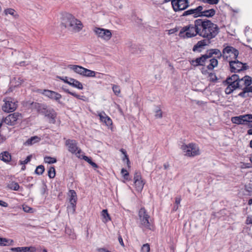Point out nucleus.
Segmentation results:
<instances>
[{"label": "nucleus", "instance_id": "nucleus-27", "mask_svg": "<svg viewBox=\"0 0 252 252\" xmlns=\"http://www.w3.org/2000/svg\"><path fill=\"white\" fill-rule=\"evenodd\" d=\"M144 184L145 183L142 180L134 181L135 188L138 191H141L143 189Z\"/></svg>", "mask_w": 252, "mask_h": 252}, {"label": "nucleus", "instance_id": "nucleus-59", "mask_svg": "<svg viewBox=\"0 0 252 252\" xmlns=\"http://www.w3.org/2000/svg\"><path fill=\"white\" fill-rule=\"evenodd\" d=\"M169 166V165L168 163H165L163 165L164 168L165 170L167 169L168 168Z\"/></svg>", "mask_w": 252, "mask_h": 252}, {"label": "nucleus", "instance_id": "nucleus-12", "mask_svg": "<svg viewBox=\"0 0 252 252\" xmlns=\"http://www.w3.org/2000/svg\"><path fill=\"white\" fill-rule=\"evenodd\" d=\"M42 94L52 100H56L59 103H61L60 99L62 96L60 94L49 90H44Z\"/></svg>", "mask_w": 252, "mask_h": 252}, {"label": "nucleus", "instance_id": "nucleus-31", "mask_svg": "<svg viewBox=\"0 0 252 252\" xmlns=\"http://www.w3.org/2000/svg\"><path fill=\"white\" fill-rule=\"evenodd\" d=\"M40 138L38 136H33L28 139L26 142V144L28 145H31L39 141Z\"/></svg>", "mask_w": 252, "mask_h": 252}, {"label": "nucleus", "instance_id": "nucleus-11", "mask_svg": "<svg viewBox=\"0 0 252 252\" xmlns=\"http://www.w3.org/2000/svg\"><path fill=\"white\" fill-rule=\"evenodd\" d=\"M252 115L245 114L237 116V125H247L249 127L252 125Z\"/></svg>", "mask_w": 252, "mask_h": 252}, {"label": "nucleus", "instance_id": "nucleus-55", "mask_svg": "<svg viewBox=\"0 0 252 252\" xmlns=\"http://www.w3.org/2000/svg\"><path fill=\"white\" fill-rule=\"evenodd\" d=\"M0 206H1L2 207H8V203L6 202H4L2 200H0Z\"/></svg>", "mask_w": 252, "mask_h": 252}, {"label": "nucleus", "instance_id": "nucleus-36", "mask_svg": "<svg viewBox=\"0 0 252 252\" xmlns=\"http://www.w3.org/2000/svg\"><path fill=\"white\" fill-rule=\"evenodd\" d=\"M44 161L46 163H47L49 164H52V163H56L57 162V159L55 158L46 156V157H44Z\"/></svg>", "mask_w": 252, "mask_h": 252}, {"label": "nucleus", "instance_id": "nucleus-53", "mask_svg": "<svg viewBox=\"0 0 252 252\" xmlns=\"http://www.w3.org/2000/svg\"><path fill=\"white\" fill-rule=\"evenodd\" d=\"M1 244H0L1 246H6L7 245L8 240L5 238H1Z\"/></svg>", "mask_w": 252, "mask_h": 252}, {"label": "nucleus", "instance_id": "nucleus-46", "mask_svg": "<svg viewBox=\"0 0 252 252\" xmlns=\"http://www.w3.org/2000/svg\"><path fill=\"white\" fill-rule=\"evenodd\" d=\"M155 117L156 118H161L162 117V112L161 110L159 108L155 111Z\"/></svg>", "mask_w": 252, "mask_h": 252}, {"label": "nucleus", "instance_id": "nucleus-52", "mask_svg": "<svg viewBox=\"0 0 252 252\" xmlns=\"http://www.w3.org/2000/svg\"><path fill=\"white\" fill-rule=\"evenodd\" d=\"M120 151L123 154H124L125 155V158L127 159V161L129 162V159L128 158V156L126 154V151L125 149L122 148V149H121Z\"/></svg>", "mask_w": 252, "mask_h": 252}, {"label": "nucleus", "instance_id": "nucleus-57", "mask_svg": "<svg viewBox=\"0 0 252 252\" xmlns=\"http://www.w3.org/2000/svg\"><path fill=\"white\" fill-rule=\"evenodd\" d=\"M97 251L98 252H111L109 251L104 248L98 249Z\"/></svg>", "mask_w": 252, "mask_h": 252}, {"label": "nucleus", "instance_id": "nucleus-13", "mask_svg": "<svg viewBox=\"0 0 252 252\" xmlns=\"http://www.w3.org/2000/svg\"><path fill=\"white\" fill-rule=\"evenodd\" d=\"M65 145L67 146L69 152L72 154H80L81 153V150H78L75 140L68 139L65 142Z\"/></svg>", "mask_w": 252, "mask_h": 252}, {"label": "nucleus", "instance_id": "nucleus-39", "mask_svg": "<svg viewBox=\"0 0 252 252\" xmlns=\"http://www.w3.org/2000/svg\"><path fill=\"white\" fill-rule=\"evenodd\" d=\"M76 204L70 203V205L67 207V211L68 212L74 214L75 212Z\"/></svg>", "mask_w": 252, "mask_h": 252}, {"label": "nucleus", "instance_id": "nucleus-60", "mask_svg": "<svg viewBox=\"0 0 252 252\" xmlns=\"http://www.w3.org/2000/svg\"><path fill=\"white\" fill-rule=\"evenodd\" d=\"M231 121L233 123L236 124V116L232 117L231 119Z\"/></svg>", "mask_w": 252, "mask_h": 252}, {"label": "nucleus", "instance_id": "nucleus-17", "mask_svg": "<svg viewBox=\"0 0 252 252\" xmlns=\"http://www.w3.org/2000/svg\"><path fill=\"white\" fill-rule=\"evenodd\" d=\"M100 121L109 126L112 125V121L110 118L108 116L104 111H101L98 113Z\"/></svg>", "mask_w": 252, "mask_h": 252}, {"label": "nucleus", "instance_id": "nucleus-5", "mask_svg": "<svg viewBox=\"0 0 252 252\" xmlns=\"http://www.w3.org/2000/svg\"><path fill=\"white\" fill-rule=\"evenodd\" d=\"M181 149L188 157H195L200 155L199 147L195 143H190L189 144H183Z\"/></svg>", "mask_w": 252, "mask_h": 252}, {"label": "nucleus", "instance_id": "nucleus-28", "mask_svg": "<svg viewBox=\"0 0 252 252\" xmlns=\"http://www.w3.org/2000/svg\"><path fill=\"white\" fill-rule=\"evenodd\" d=\"M70 199L69 203H75L77 202V194L76 192L74 190H70Z\"/></svg>", "mask_w": 252, "mask_h": 252}, {"label": "nucleus", "instance_id": "nucleus-2", "mask_svg": "<svg viewBox=\"0 0 252 252\" xmlns=\"http://www.w3.org/2000/svg\"><path fill=\"white\" fill-rule=\"evenodd\" d=\"M199 19L194 21V24H190L181 28L179 36L183 39L195 37L199 35Z\"/></svg>", "mask_w": 252, "mask_h": 252}, {"label": "nucleus", "instance_id": "nucleus-56", "mask_svg": "<svg viewBox=\"0 0 252 252\" xmlns=\"http://www.w3.org/2000/svg\"><path fill=\"white\" fill-rule=\"evenodd\" d=\"M87 68H83L82 71V74L81 75L83 76H85V77H86L87 76V74L86 73L87 72Z\"/></svg>", "mask_w": 252, "mask_h": 252}, {"label": "nucleus", "instance_id": "nucleus-38", "mask_svg": "<svg viewBox=\"0 0 252 252\" xmlns=\"http://www.w3.org/2000/svg\"><path fill=\"white\" fill-rule=\"evenodd\" d=\"M44 170L45 168L43 165H38L35 170V174L39 175H42L43 173Z\"/></svg>", "mask_w": 252, "mask_h": 252}, {"label": "nucleus", "instance_id": "nucleus-18", "mask_svg": "<svg viewBox=\"0 0 252 252\" xmlns=\"http://www.w3.org/2000/svg\"><path fill=\"white\" fill-rule=\"evenodd\" d=\"M216 13V10L213 8L207 9L203 5V10H201V17H206L207 18L212 17Z\"/></svg>", "mask_w": 252, "mask_h": 252}, {"label": "nucleus", "instance_id": "nucleus-64", "mask_svg": "<svg viewBox=\"0 0 252 252\" xmlns=\"http://www.w3.org/2000/svg\"><path fill=\"white\" fill-rule=\"evenodd\" d=\"M3 142V137L0 134V143H2Z\"/></svg>", "mask_w": 252, "mask_h": 252}, {"label": "nucleus", "instance_id": "nucleus-58", "mask_svg": "<svg viewBox=\"0 0 252 252\" xmlns=\"http://www.w3.org/2000/svg\"><path fill=\"white\" fill-rule=\"evenodd\" d=\"M248 224L252 223V217H248L247 219Z\"/></svg>", "mask_w": 252, "mask_h": 252}, {"label": "nucleus", "instance_id": "nucleus-22", "mask_svg": "<svg viewBox=\"0 0 252 252\" xmlns=\"http://www.w3.org/2000/svg\"><path fill=\"white\" fill-rule=\"evenodd\" d=\"M0 159L4 162L8 163L11 159V154L7 151H4L0 154Z\"/></svg>", "mask_w": 252, "mask_h": 252}, {"label": "nucleus", "instance_id": "nucleus-33", "mask_svg": "<svg viewBox=\"0 0 252 252\" xmlns=\"http://www.w3.org/2000/svg\"><path fill=\"white\" fill-rule=\"evenodd\" d=\"M21 252H35L36 249L34 247H19Z\"/></svg>", "mask_w": 252, "mask_h": 252}, {"label": "nucleus", "instance_id": "nucleus-63", "mask_svg": "<svg viewBox=\"0 0 252 252\" xmlns=\"http://www.w3.org/2000/svg\"><path fill=\"white\" fill-rule=\"evenodd\" d=\"M248 204L249 205H251V204H252V198H251L250 199H249V200L248 201Z\"/></svg>", "mask_w": 252, "mask_h": 252}, {"label": "nucleus", "instance_id": "nucleus-19", "mask_svg": "<svg viewBox=\"0 0 252 252\" xmlns=\"http://www.w3.org/2000/svg\"><path fill=\"white\" fill-rule=\"evenodd\" d=\"M207 45V41L205 39L201 40L197 42V43L194 45L192 51L193 52H201L204 48V47Z\"/></svg>", "mask_w": 252, "mask_h": 252}, {"label": "nucleus", "instance_id": "nucleus-44", "mask_svg": "<svg viewBox=\"0 0 252 252\" xmlns=\"http://www.w3.org/2000/svg\"><path fill=\"white\" fill-rule=\"evenodd\" d=\"M150 247L148 244H144L141 248V252H150Z\"/></svg>", "mask_w": 252, "mask_h": 252}, {"label": "nucleus", "instance_id": "nucleus-40", "mask_svg": "<svg viewBox=\"0 0 252 252\" xmlns=\"http://www.w3.org/2000/svg\"><path fill=\"white\" fill-rule=\"evenodd\" d=\"M10 188L11 189L17 191L19 189L20 186L18 183L12 182L10 184Z\"/></svg>", "mask_w": 252, "mask_h": 252}, {"label": "nucleus", "instance_id": "nucleus-6", "mask_svg": "<svg viewBox=\"0 0 252 252\" xmlns=\"http://www.w3.org/2000/svg\"><path fill=\"white\" fill-rule=\"evenodd\" d=\"M241 82H244V85H245V87L243 89V91L240 93L239 94V95L243 97H247L246 94L249 93L248 90L247 89V87L250 86L252 83V78L247 75H245L244 77L240 79L238 75H237V89L242 87L240 86V83Z\"/></svg>", "mask_w": 252, "mask_h": 252}, {"label": "nucleus", "instance_id": "nucleus-51", "mask_svg": "<svg viewBox=\"0 0 252 252\" xmlns=\"http://www.w3.org/2000/svg\"><path fill=\"white\" fill-rule=\"evenodd\" d=\"M181 198L180 197H176L175 198V203L176 204V205H177V207L176 209H175V210H177L178 208V205L180 204V202H181ZM174 208H175V207H174Z\"/></svg>", "mask_w": 252, "mask_h": 252}, {"label": "nucleus", "instance_id": "nucleus-16", "mask_svg": "<svg viewBox=\"0 0 252 252\" xmlns=\"http://www.w3.org/2000/svg\"><path fill=\"white\" fill-rule=\"evenodd\" d=\"M20 115L17 113H14L13 114H9L4 119H2L3 122L7 125L12 126L14 125L15 123L18 119Z\"/></svg>", "mask_w": 252, "mask_h": 252}, {"label": "nucleus", "instance_id": "nucleus-24", "mask_svg": "<svg viewBox=\"0 0 252 252\" xmlns=\"http://www.w3.org/2000/svg\"><path fill=\"white\" fill-rule=\"evenodd\" d=\"M206 54L207 55L209 59L211 58L214 54L217 55V57L219 59L222 56L220 50L218 49H210L207 51Z\"/></svg>", "mask_w": 252, "mask_h": 252}, {"label": "nucleus", "instance_id": "nucleus-32", "mask_svg": "<svg viewBox=\"0 0 252 252\" xmlns=\"http://www.w3.org/2000/svg\"><path fill=\"white\" fill-rule=\"evenodd\" d=\"M4 12L6 15L10 14L14 18H17L18 17V15L16 12L15 10L12 8H7L4 10Z\"/></svg>", "mask_w": 252, "mask_h": 252}, {"label": "nucleus", "instance_id": "nucleus-48", "mask_svg": "<svg viewBox=\"0 0 252 252\" xmlns=\"http://www.w3.org/2000/svg\"><path fill=\"white\" fill-rule=\"evenodd\" d=\"M61 80L63 81L64 83L68 84L69 85V83L70 82V78L67 76L64 77H59Z\"/></svg>", "mask_w": 252, "mask_h": 252}, {"label": "nucleus", "instance_id": "nucleus-8", "mask_svg": "<svg viewBox=\"0 0 252 252\" xmlns=\"http://www.w3.org/2000/svg\"><path fill=\"white\" fill-rule=\"evenodd\" d=\"M93 31L98 38H100L106 41L109 40L112 37L111 32L108 29L94 27Z\"/></svg>", "mask_w": 252, "mask_h": 252}, {"label": "nucleus", "instance_id": "nucleus-15", "mask_svg": "<svg viewBox=\"0 0 252 252\" xmlns=\"http://www.w3.org/2000/svg\"><path fill=\"white\" fill-rule=\"evenodd\" d=\"M208 59H209V58L207 55L205 54L199 58H197L195 60L190 61L189 62L190 64L194 67L204 66Z\"/></svg>", "mask_w": 252, "mask_h": 252}, {"label": "nucleus", "instance_id": "nucleus-3", "mask_svg": "<svg viewBox=\"0 0 252 252\" xmlns=\"http://www.w3.org/2000/svg\"><path fill=\"white\" fill-rule=\"evenodd\" d=\"M139 226L142 228L152 229L150 217L145 208H141L138 212Z\"/></svg>", "mask_w": 252, "mask_h": 252}, {"label": "nucleus", "instance_id": "nucleus-62", "mask_svg": "<svg viewBox=\"0 0 252 252\" xmlns=\"http://www.w3.org/2000/svg\"><path fill=\"white\" fill-rule=\"evenodd\" d=\"M247 89L248 90V91L249 92V93L250 92L252 93V86L250 87H247Z\"/></svg>", "mask_w": 252, "mask_h": 252}, {"label": "nucleus", "instance_id": "nucleus-50", "mask_svg": "<svg viewBox=\"0 0 252 252\" xmlns=\"http://www.w3.org/2000/svg\"><path fill=\"white\" fill-rule=\"evenodd\" d=\"M236 61H233L229 62V65L230 67V71L232 72H235L236 69L233 66V63H236Z\"/></svg>", "mask_w": 252, "mask_h": 252}, {"label": "nucleus", "instance_id": "nucleus-4", "mask_svg": "<svg viewBox=\"0 0 252 252\" xmlns=\"http://www.w3.org/2000/svg\"><path fill=\"white\" fill-rule=\"evenodd\" d=\"M67 21L65 27L75 32H78L82 30L83 25L80 21L76 19L72 15H66Z\"/></svg>", "mask_w": 252, "mask_h": 252}, {"label": "nucleus", "instance_id": "nucleus-7", "mask_svg": "<svg viewBox=\"0 0 252 252\" xmlns=\"http://www.w3.org/2000/svg\"><path fill=\"white\" fill-rule=\"evenodd\" d=\"M223 84L227 86L225 90V93L227 94H230L232 92L236 89V74H234L231 77L223 81Z\"/></svg>", "mask_w": 252, "mask_h": 252}, {"label": "nucleus", "instance_id": "nucleus-45", "mask_svg": "<svg viewBox=\"0 0 252 252\" xmlns=\"http://www.w3.org/2000/svg\"><path fill=\"white\" fill-rule=\"evenodd\" d=\"M96 73V72L88 69L87 72L86 73V74H87L86 77H94L95 76Z\"/></svg>", "mask_w": 252, "mask_h": 252}, {"label": "nucleus", "instance_id": "nucleus-21", "mask_svg": "<svg viewBox=\"0 0 252 252\" xmlns=\"http://www.w3.org/2000/svg\"><path fill=\"white\" fill-rule=\"evenodd\" d=\"M222 54L223 56L228 54L229 56L231 55H234V58L236 59V49L231 46H227L222 50Z\"/></svg>", "mask_w": 252, "mask_h": 252}, {"label": "nucleus", "instance_id": "nucleus-25", "mask_svg": "<svg viewBox=\"0 0 252 252\" xmlns=\"http://www.w3.org/2000/svg\"><path fill=\"white\" fill-rule=\"evenodd\" d=\"M68 68L71 70H73L75 73L81 75L82 71L84 68L83 67L74 64H69L68 65Z\"/></svg>", "mask_w": 252, "mask_h": 252}, {"label": "nucleus", "instance_id": "nucleus-49", "mask_svg": "<svg viewBox=\"0 0 252 252\" xmlns=\"http://www.w3.org/2000/svg\"><path fill=\"white\" fill-rule=\"evenodd\" d=\"M142 180L141 174L139 172H135L134 176V180Z\"/></svg>", "mask_w": 252, "mask_h": 252}, {"label": "nucleus", "instance_id": "nucleus-34", "mask_svg": "<svg viewBox=\"0 0 252 252\" xmlns=\"http://www.w3.org/2000/svg\"><path fill=\"white\" fill-rule=\"evenodd\" d=\"M63 89L64 92L75 97L76 98H77L79 99H82V97H83V96L80 95L79 94H77L74 92H71L67 89L63 88Z\"/></svg>", "mask_w": 252, "mask_h": 252}, {"label": "nucleus", "instance_id": "nucleus-9", "mask_svg": "<svg viewBox=\"0 0 252 252\" xmlns=\"http://www.w3.org/2000/svg\"><path fill=\"white\" fill-rule=\"evenodd\" d=\"M4 101L5 103L2 107L3 111L7 113L12 112L17 108L18 102L14 98L7 97Z\"/></svg>", "mask_w": 252, "mask_h": 252}, {"label": "nucleus", "instance_id": "nucleus-29", "mask_svg": "<svg viewBox=\"0 0 252 252\" xmlns=\"http://www.w3.org/2000/svg\"><path fill=\"white\" fill-rule=\"evenodd\" d=\"M210 63L207 65V68L210 70L214 69L215 67H216L218 64V60L215 58H213L210 60Z\"/></svg>", "mask_w": 252, "mask_h": 252}, {"label": "nucleus", "instance_id": "nucleus-41", "mask_svg": "<svg viewBox=\"0 0 252 252\" xmlns=\"http://www.w3.org/2000/svg\"><path fill=\"white\" fill-rule=\"evenodd\" d=\"M210 81L212 82H216L218 80V78L214 73H209Z\"/></svg>", "mask_w": 252, "mask_h": 252}, {"label": "nucleus", "instance_id": "nucleus-14", "mask_svg": "<svg viewBox=\"0 0 252 252\" xmlns=\"http://www.w3.org/2000/svg\"><path fill=\"white\" fill-rule=\"evenodd\" d=\"M203 10V5H199L194 9H190L184 11L183 13V16H187L190 15H193L194 18L201 17V10Z\"/></svg>", "mask_w": 252, "mask_h": 252}, {"label": "nucleus", "instance_id": "nucleus-61", "mask_svg": "<svg viewBox=\"0 0 252 252\" xmlns=\"http://www.w3.org/2000/svg\"><path fill=\"white\" fill-rule=\"evenodd\" d=\"M247 133L249 135H252V128L249 129L247 131Z\"/></svg>", "mask_w": 252, "mask_h": 252}, {"label": "nucleus", "instance_id": "nucleus-20", "mask_svg": "<svg viewBox=\"0 0 252 252\" xmlns=\"http://www.w3.org/2000/svg\"><path fill=\"white\" fill-rule=\"evenodd\" d=\"M45 116L49 119V122L51 124H55V118L57 116L56 112L53 109L47 110L45 112Z\"/></svg>", "mask_w": 252, "mask_h": 252}, {"label": "nucleus", "instance_id": "nucleus-1", "mask_svg": "<svg viewBox=\"0 0 252 252\" xmlns=\"http://www.w3.org/2000/svg\"><path fill=\"white\" fill-rule=\"evenodd\" d=\"M199 36L208 41L215 38L219 33L220 29L217 25L207 19H199Z\"/></svg>", "mask_w": 252, "mask_h": 252}, {"label": "nucleus", "instance_id": "nucleus-37", "mask_svg": "<svg viewBox=\"0 0 252 252\" xmlns=\"http://www.w3.org/2000/svg\"><path fill=\"white\" fill-rule=\"evenodd\" d=\"M83 159L88 162L90 165H91L94 168H97L98 165L94 161H92V159L86 156L83 157Z\"/></svg>", "mask_w": 252, "mask_h": 252}, {"label": "nucleus", "instance_id": "nucleus-23", "mask_svg": "<svg viewBox=\"0 0 252 252\" xmlns=\"http://www.w3.org/2000/svg\"><path fill=\"white\" fill-rule=\"evenodd\" d=\"M69 85L79 90L83 89V84L74 78H70V82L69 83Z\"/></svg>", "mask_w": 252, "mask_h": 252}, {"label": "nucleus", "instance_id": "nucleus-10", "mask_svg": "<svg viewBox=\"0 0 252 252\" xmlns=\"http://www.w3.org/2000/svg\"><path fill=\"white\" fill-rule=\"evenodd\" d=\"M189 0H172L171 4L175 12L183 11L189 6Z\"/></svg>", "mask_w": 252, "mask_h": 252}, {"label": "nucleus", "instance_id": "nucleus-43", "mask_svg": "<svg viewBox=\"0 0 252 252\" xmlns=\"http://www.w3.org/2000/svg\"><path fill=\"white\" fill-rule=\"evenodd\" d=\"M32 158V155L28 156L24 160H20V164L21 165H25L30 162Z\"/></svg>", "mask_w": 252, "mask_h": 252}, {"label": "nucleus", "instance_id": "nucleus-54", "mask_svg": "<svg viewBox=\"0 0 252 252\" xmlns=\"http://www.w3.org/2000/svg\"><path fill=\"white\" fill-rule=\"evenodd\" d=\"M118 240H119V242L120 244H121V245L123 247H124L125 245H124V242L123 240V238L120 235H119V236L118 237Z\"/></svg>", "mask_w": 252, "mask_h": 252}, {"label": "nucleus", "instance_id": "nucleus-26", "mask_svg": "<svg viewBox=\"0 0 252 252\" xmlns=\"http://www.w3.org/2000/svg\"><path fill=\"white\" fill-rule=\"evenodd\" d=\"M247 63H243L237 60V73H240L249 69Z\"/></svg>", "mask_w": 252, "mask_h": 252}, {"label": "nucleus", "instance_id": "nucleus-42", "mask_svg": "<svg viewBox=\"0 0 252 252\" xmlns=\"http://www.w3.org/2000/svg\"><path fill=\"white\" fill-rule=\"evenodd\" d=\"M121 174H122L125 179L127 180L128 179L129 173L126 170V169L125 168H122L121 170Z\"/></svg>", "mask_w": 252, "mask_h": 252}, {"label": "nucleus", "instance_id": "nucleus-35", "mask_svg": "<svg viewBox=\"0 0 252 252\" xmlns=\"http://www.w3.org/2000/svg\"><path fill=\"white\" fill-rule=\"evenodd\" d=\"M48 175L51 179H53L55 177L56 170L54 166H51L48 171Z\"/></svg>", "mask_w": 252, "mask_h": 252}, {"label": "nucleus", "instance_id": "nucleus-30", "mask_svg": "<svg viewBox=\"0 0 252 252\" xmlns=\"http://www.w3.org/2000/svg\"><path fill=\"white\" fill-rule=\"evenodd\" d=\"M101 215L103 218V221L104 222H107L108 221L111 220V217L108 213L107 209H104L101 212Z\"/></svg>", "mask_w": 252, "mask_h": 252}, {"label": "nucleus", "instance_id": "nucleus-47", "mask_svg": "<svg viewBox=\"0 0 252 252\" xmlns=\"http://www.w3.org/2000/svg\"><path fill=\"white\" fill-rule=\"evenodd\" d=\"M113 91L116 95H118L120 93V89L119 86L117 85H113L112 87Z\"/></svg>", "mask_w": 252, "mask_h": 252}]
</instances>
